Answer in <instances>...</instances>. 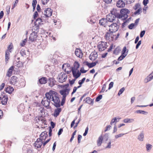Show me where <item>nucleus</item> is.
<instances>
[{
  "mask_svg": "<svg viewBox=\"0 0 153 153\" xmlns=\"http://www.w3.org/2000/svg\"><path fill=\"white\" fill-rule=\"evenodd\" d=\"M45 95L47 98L49 99L50 101H53V104L56 107L58 108L60 107V100L56 92L51 90L49 92L46 93Z\"/></svg>",
  "mask_w": 153,
  "mask_h": 153,
  "instance_id": "f257e3e1",
  "label": "nucleus"
},
{
  "mask_svg": "<svg viewBox=\"0 0 153 153\" xmlns=\"http://www.w3.org/2000/svg\"><path fill=\"white\" fill-rule=\"evenodd\" d=\"M15 65L18 68L22 67L23 66V64L22 62L18 61L16 63H15Z\"/></svg>",
  "mask_w": 153,
  "mask_h": 153,
  "instance_id": "c9c22d12",
  "label": "nucleus"
},
{
  "mask_svg": "<svg viewBox=\"0 0 153 153\" xmlns=\"http://www.w3.org/2000/svg\"><path fill=\"white\" fill-rule=\"evenodd\" d=\"M75 53L77 57H79L82 54L81 50L78 49L75 50Z\"/></svg>",
  "mask_w": 153,
  "mask_h": 153,
  "instance_id": "c756f323",
  "label": "nucleus"
},
{
  "mask_svg": "<svg viewBox=\"0 0 153 153\" xmlns=\"http://www.w3.org/2000/svg\"><path fill=\"white\" fill-rule=\"evenodd\" d=\"M141 10V8L137 9V10L134 12V14L135 15L139 14L140 13V11Z\"/></svg>",
  "mask_w": 153,
  "mask_h": 153,
  "instance_id": "09e8293b",
  "label": "nucleus"
},
{
  "mask_svg": "<svg viewBox=\"0 0 153 153\" xmlns=\"http://www.w3.org/2000/svg\"><path fill=\"white\" fill-rule=\"evenodd\" d=\"M106 88V85L105 84H104L103 85V87L102 90L100 91L101 93L103 92L105 90Z\"/></svg>",
  "mask_w": 153,
  "mask_h": 153,
  "instance_id": "052dcab7",
  "label": "nucleus"
},
{
  "mask_svg": "<svg viewBox=\"0 0 153 153\" xmlns=\"http://www.w3.org/2000/svg\"><path fill=\"white\" fill-rule=\"evenodd\" d=\"M103 138L102 135H101L98 138L97 141V145L98 146H100L102 143Z\"/></svg>",
  "mask_w": 153,
  "mask_h": 153,
  "instance_id": "6ab92c4d",
  "label": "nucleus"
},
{
  "mask_svg": "<svg viewBox=\"0 0 153 153\" xmlns=\"http://www.w3.org/2000/svg\"><path fill=\"white\" fill-rule=\"evenodd\" d=\"M72 72L73 76L76 79L79 77L81 74V73L80 72L79 70L75 71H72Z\"/></svg>",
  "mask_w": 153,
  "mask_h": 153,
  "instance_id": "f3484780",
  "label": "nucleus"
},
{
  "mask_svg": "<svg viewBox=\"0 0 153 153\" xmlns=\"http://www.w3.org/2000/svg\"><path fill=\"white\" fill-rule=\"evenodd\" d=\"M146 150L148 152H149L151 150L152 146L150 144H146Z\"/></svg>",
  "mask_w": 153,
  "mask_h": 153,
  "instance_id": "72a5a7b5",
  "label": "nucleus"
},
{
  "mask_svg": "<svg viewBox=\"0 0 153 153\" xmlns=\"http://www.w3.org/2000/svg\"><path fill=\"white\" fill-rule=\"evenodd\" d=\"M17 77L15 76H13L11 78L10 83L12 84H15L17 82Z\"/></svg>",
  "mask_w": 153,
  "mask_h": 153,
  "instance_id": "cd10ccee",
  "label": "nucleus"
},
{
  "mask_svg": "<svg viewBox=\"0 0 153 153\" xmlns=\"http://www.w3.org/2000/svg\"><path fill=\"white\" fill-rule=\"evenodd\" d=\"M126 56V55H125L122 54L118 58V61H121Z\"/></svg>",
  "mask_w": 153,
  "mask_h": 153,
  "instance_id": "a19ab883",
  "label": "nucleus"
},
{
  "mask_svg": "<svg viewBox=\"0 0 153 153\" xmlns=\"http://www.w3.org/2000/svg\"><path fill=\"white\" fill-rule=\"evenodd\" d=\"M108 134L106 133L104 135L103 138L106 141H107L108 140Z\"/></svg>",
  "mask_w": 153,
  "mask_h": 153,
  "instance_id": "603ef678",
  "label": "nucleus"
},
{
  "mask_svg": "<svg viewBox=\"0 0 153 153\" xmlns=\"http://www.w3.org/2000/svg\"><path fill=\"white\" fill-rule=\"evenodd\" d=\"M47 136V132L46 131H44L40 135V138L38 139H40V140L43 142L46 140Z\"/></svg>",
  "mask_w": 153,
  "mask_h": 153,
  "instance_id": "f8f14e48",
  "label": "nucleus"
},
{
  "mask_svg": "<svg viewBox=\"0 0 153 153\" xmlns=\"http://www.w3.org/2000/svg\"><path fill=\"white\" fill-rule=\"evenodd\" d=\"M120 118H117L116 117L114 119H112L110 122L111 125H112L113 123L115 122L116 120H117V119H120Z\"/></svg>",
  "mask_w": 153,
  "mask_h": 153,
  "instance_id": "c03bdc74",
  "label": "nucleus"
},
{
  "mask_svg": "<svg viewBox=\"0 0 153 153\" xmlns=\"http://www.w3.org/2000/svg\"><path fill=\"white\" fill-rule=\"evenodd\" d=\"M61 111V108H57L56 109H55L54 112V116L55 117H57Z\"/></svg>",
  "mask_w": 153,
  "mask_h": 153,
  "instance_id": "bb28decb",
  "label": "nucleus"
},
{
  "mask_svg": "<svg viewBox=\"0 0 153 153\" xmlns=\"http://www.w3.org/2000/svg\"><path fill=\"white\" fill-rule=\"evenodd\" d=\"M47 79L45 77H42L39 79V82L41 84H45L47 83Z\"/></svg>",
  "mask_w": 153,
  "mask_h": 153,
  "instance_id": "a878e982",
  "label": "nucleus"
},
{
  "mask_svg": "<svg viewBox=\"0 0 153 153\" xmlns=\"http://www.w3.org/2000/svg\"><path fill=\"white\" fill-rule=\"evenodd\" d=\"M67 78V75L64 72H61L58 75V81L59 82L62 83L66 81Z\"/></svg>",
  "mask_w": 153,
  "mask_h": 153,
  "instance_id": "7ed1b4c3",
  "label": "nucleus"
},
{
  "mask_svg": "<svg viewBox=\"0 0 153 153\" xmlns=\"http://www.w3.org/2000/svg\"><path fill=\"white\" fill-rule=\"evenodd\" d=\"M129 13L130 11L128 9H123L120 10V13H119L117 10L114 9L111 11L110 14H112L115 18L121 19L122 20H125L128 18V14H129Z\"/></svg>",
  "mask_w": 153,
  "mask_h": 153,
  "instance_id": "f03ea898",
  "label": "nucleus"
},
{
  "mask_svg": "<svg viewBox=\"0 0 153 153\" xmlns=\"http://www.w3.org/2000/svg\"><path fill=\"white\" fill-rule=\"evenodd\" d=\"M115 17L113 16L112 14L109 13L106 16V19L108 22H112L115 21Z\"/></svg>",
  "mask_w": 153,
  "mask_h": 153,
  "instance_id": "2eb2a0df",
  "label": "nucleus"
},
{
  "mask_svg": "<svg viewBox=\"0 0 153 153\" xmlns=\"http://www.w3.org/2000/svg\"><path fill=\"white\" fill-rule=\"evenodd\" d=\"M70 91V89L68 88L65 89L60 91V94L62 95V97L66 98V96L68 95Z\"/></svg>",
  "mask_w": 153,
  "mask_h": 153,
  "instance_id": "9b49d317",
  "label": "nucleus"
},
{
  "mask_svg": "<svg viewBox=\"0 0 153 153\" xmlns=\"http://www.w3.org/2000/svg\"><path fill=\"white\" fill-rule=\"evenodd\" d=\"M77 119V117H76L71 122V127L72 128L74 126V124L75 123V121Z\"/></svg>",
  "mask_w": 153,
  "mask_h": 153,
  "instance_id": "680f3d73",
  "label": "nucleus"
},
{
  "mask_svg": "<svg viewBox=\"0 0 153 153\" xmlns=\"http://www.w3.org/2000/svg\"><path fill=\"white\" fill-rule=\"evenodd\" d=\"M43 117L41 116H39L37 117V120L38 123H40L41 121L43 120Z\"/></svg>",
  "mask_w": 153,
  "mask_h": 153,
  "instance_id": "79ce46f5",
  "label": "nucleus"
},
{
  "mask_svg": "<svg viewBox=\"0 0 153 153\" xmlns=\"http://www.w3.org/2000/svg\"><path fill=\"white\" fill-rule=\"evenodd\" d=\"M102 98V96L100 95L98 96L96 99V101L97 102L99 101Z\"/></svg>",
  "mask_w": 153,
  "mask_h": 153,
  "instance_id": "a18cd8bd",
  "label": "nucleus"
},
{
  "mask_svg": "<svg viewBox=\"0 0 153 153\" xmlns=\"http://www.w3.org/2000/svg\"><path fill=\"white\" fill-rule=\"evenodd\" d=\"M145 30H143L140 33V37L141 38H142L143 37V36L145 34Z\"/></svg>",
  "mask_w": 153,
  "mask_h": 153,
  "instance_id": "13d9d810",
  "label": "nucleus"
},
{
  "mask_svg": "<svg viewBox=\"0 0 153 153\" xmlns=\"http://www.w3.org/2000/svg\"><path fill=\"white\" fill-rule=\"evenodd\" d=\"M85 63H86V65L88 66L89 68H91L96 65V63L94 62L90 63L88 62H86Z\"/></svg>",
  "mask_w": 153,
  "mask_h": 153,
  "instance_id": "2f4dec72",
  "label": "nucleus"
},
{
  "mask_svg": "<svg viewBox=\"0 0 153 153\" xmlns=\"http://www.w3.org/2000/svg\"><path fill=\"white\" fill-rule=\"evenodd\" d=\"M49 85L51 87H52L54 85V81L52 78H50L49 79Z\"/></svg>",
  "mask_w": 153,
  "mask_h": 153,
  "instance_id": "e433bc0d",
  "label": "nucleus"
},
{
  "mask_svg": "<svg viewBox=\"0 0 153 153\" xmlns=\"http://www.w3.org/2000/svg\"><path fill=\"white\" fill-rule=\"evenodd\" d=\"M141 41L140 40L137 43V44L136 46V49H137L139 48L140 45H141Z\"/></svg>",
  "mask_w": 153,
  "mask_h": 153,
  "instance_id": "bf43d9fd",
  "label": "nucleus"
},
{
  "mask_svg": "<svg viewBox=\"0 0 153 153\" xmlns=\"http://www.w3.org/2000/svg\"><path fill=\"white\" fill-rule=\"evenodd\" d=\"M144 135L143 131H141L138 137V140L141 141H143V140Z\"/></svg>",
  "mask_w": 153,
  "mask_h": 153,
  "instance_id": "c85d7f7f",
  "label": "nucleus"
},
{
  "mask_svg": "<svg viewBox=\"0 0 153 153\" xmlns=\"http://www.w3.org/2000/svg\"><path fill=\"white\" fill-rule=\"evenodd\" d=\"M134 120L133 119L127 118L124 119L123 122L126 123H133L134 121Z\"/></svg>",
  "mask_w": 153,
  "mask_h": 153,
  "instance_id": "473e14b6",
  "label": "nucleus"
},
{
  "mask_svg": "<svg viewBox=\"0 0 153 153\" xmlns=\"http://www.w3.org/2000/svg\"><path fill=\"white\" fill-rule=\"evenodd\" d=\"M140 6V4L137 3L134 6V7L133 8L135 10H136L137 9H138L139 8H141Z\"/></svg>",
  "mask_w": 153,
  "mask_h": 153,
  "instance_id": "ea45409f",
  "label": "nucleus"
},
{
  "mask_svg": "<svg viewBox=\"0 0 153 153\" xmlns=\"http://www.w3.org/2000/svg\"><path fill=\"white\" fill-rule=\"evenodd\" d=\"M39 29V25L37 24H34V25L33 26L32 29V30L33 32H35L37 33L38 32Z\"/></svg>",
  "mask_w": 153,
  "mask_h": 153,
  "instance_id": "5701e85b",
  "label": "nucleus"
},
{
  "mask_svg": "<svg viewBox=\"0 0 153 153\" xmlns=\"http://www.w3.org/2000/svg\"><path fill=\"white\" fill-rule=\"evenodd\" d=\"M52 10L50 8L46 9L44 11V15L45 17H49L52 15Z\"/></svg>",
  "mask_w": 153,
  "mask_h": 153,
  "instance_id": "9d476101",
  "label": "nucleus"
},
{
  "mask_svg": "<svg viewBox=\"0 0 153 153\" xmlns=\"http://www.w3.org/2000/svg\"><path fill=\"white\" fill-rule=\"evenodd\" d=\"M43 17H44V16H41V18H39L36 19V21L34 22L35 24H37L39 26L41 24H42V22H43L42 20L43 19Z\"/></svg>",
  "mask_w": 153,
  "mask_h": 153,
  "instance_id": "aec40b11",
  "label": "nucleus"
},
{
  "mask_svg": "<svg viewBox=\"0 0 153 153\" xmlns=\"http://www.w3.org/2000/svg\"><path fill=\"white\" fill-rule=\"evenodd\" d=\"M135 113L138 114H143L147 115L148 114V112L147 111L143 110H137L135 111Z\"/></svg>",
  "mask_w": 153,
  "mask_h": 153,
  "instance_id": "f704fd0d",
  "label": "nucleus"
},
{
  "mask_svg": "<svg viewBox=\"0 0 153 153\" xmlns=\"http://www.w3.org/2000/svg\"><path fill=\"white\" fill-rule=\"evenodd\" d=\"M82 136L80 135H79L78 136V143H79L80 142V140L82 138Z\"/></svg>",
  "mask_w": 153,
  "mask_h": 153,
  "instance_id": "338daca9",
  "label": "nucleus"
},
{
  "mask_svg": "<svg viewBox=\"0 0 153 153\" xmlns=\"http://www.w3.org/2000/svg\"><path fill=\"white\" fill-rule=\"evenodd\" d=\"M76 79H72L71 80H69V83L71 85H73L74 83V82H75V80H76Z\"/></svg>",
  "mask_w": 153,
  "mask_h": 153,
  "instance_id": "5fc2aeb1",
  "label": "nucleus"
},
{
  "mask_svg": "<svg viewBox=\"0 0 153 153\" xmlns=\"http://www.w3.org/2000/svg\"><path fill=\"white\" fill-rule=\"evenodd\" d=\"M85 101V102L89 104H93V101L89 97H87L85 99H84L83 101Z\"/></svg>",
  "mask_w": 153,
  "mask_h": 153,
  "instance_id": "393cba45",
  "label": "nucleus"
},
{
  "mask_svg": "<svg viewBox=\"0 0 153 153\" xmlns=\"http://www.w3.org/2000/svg\"><path fill=\"white\" fill-rule=\"evenodd\" d=\"M13 48V45L12 44H10L9 46L8 47L7 50H8L9 51V52H11V50Z\"/></svg>",
  "mask_w": 153,
  "mask_h": 153,
  "instance_id": "8fccbe9b",
  "label": "nucleus"
},
{
  "mask_svg": "<svg viewBox=\"0 0 153 153\" xmlns=\"http://www.w3.org/2000/svg\"><path fill=\"white\" fill-rule=\"evenodd\" d=\"M8 100V98L7 96H4L3 97L1 98V102L2 105H5L7 104Z\"/></svg>",
  "mask_w": 153,
  "mask_h": 153,
  "instance_id": "412c9836",
  "label": "nucleus"
},
{
  "mask_svg": "<svg viewBox=\"0 0 153 153\" xmlns=\"http://www.w3.org/2000/svg\"><path fill=\"white\" fill-rule=\"evenodd\" d=\"M10 53L8 50H6L5 53V59L6 63H7L10 59Z\"/></svg>",
  "mask_w": 153,
  "mask_h": 153,
  "instance_id": "b1692460",
  "label": "nucleus"
},
{
  "mask_svg": "<svg viewBox=\"0 0 153 153\" xmlns=\"http://www.w3.org/2000/svg\"><path fill=\"white\" fill-rule=\"evenodd\" d=\"M113 33L112 32L108 30V31L106 33L105 36V39L109 41L112 40L114 38L113 34Z\"/></svg>",
  "mask_w": 153,
  "mask_h": 153,
  "instance_id": "39448f33",
  "label": "nucleus"
},
{
  "mask_svg": "<svg viewBox=\"0 0 153 153\" xmlns=\"http://www.w3.org/2000/svg\"><path fill=\"white\" fill-rule=\"evenodd\" d=\"M85 78L84 77L81 80H80L78 82V84L79 85H82V84L84 83L85 80Z\"/></svg>",
  "mask_w": 153,
  "mask_h": 153,
  "instance_id": "de8ad7c7",
  "label": "nucleus"
},
{
  "mask_svg": "<svg viewBox=\"0 0 153 153\" xmlns=\"http://www.w3.org/2000/svg\"><path fill=\"white\" fill-rule=\"evenodd\" d=\"M117 6L120 8L123 7L125 6V4L123 0H119L117 2Z\"/></svg>",
  "mask_w": 153,
  "mask_h": 153,
  "instance_id": "a211bd4d",
  "label": "nucleus"
},
{
  "mask_svg": "<svg viewBox=\"0 0 153 153\" xmlns=\"http://www.w3.org/2000/svg\"><path fill=\"white\" fill-rule=\"evenodd\" d=\"M50 0H41V1L42 4L45 5L47 4Z\"/></svg>",
  "mask_w": 153,
  "mask_h": 153,
  "instance_id": "864d4df0",
  "label": "nucleus"
},
{
  "mask_svg": "<svg viewBox=\"0 0 153 153\" xmlns=\"http://www.w3.org/2000/svg\"><path fill=\"white\" fill-rule=\"evenodd\" d=\"M37 33L36 32H32V33L30 34L29 37V39L31 42H33L34 40H36L37 37Z\"/></svg>",
  "mask_w": 153,
  "mask_h": 153,
  "instance_id": "4468645a",
  "label": "nucleus"
},
{
  "mask_svg": "<svg viewBox=\"0 0 153 153\" xmlns=\"http://www.w3.org/2000/svg\"><path fill=\"white\" fill-rule=\"evenodd\" d=\"M20 53L22 56H25L26 55L25 51L24 49H21L20 51Z\"/></svg>",
  "mask_w": 153,
  "mask_h": 153,
  "instance_id": "58836bf2",
  "label": "nucleus"
},
{
  "mask_svg": "<svg viewBox=\"0 0 153 153\" xmlns=\"http://www.w3.org/2000/svg\"><path fill=\"white\" fill-rule=\"evenodd\" d=\"M51 101H50L49 99L47 98V97L45 96V97L44 98L41 102L44 106L47 107L49 106L50 103Z\"/></svg>",
  "mask_w": 153,
  "mask_h": 153,
  "instance_id": "423d86ee",
  "label": "nucleus"
},
{
  "mask_svg": "<svg viewBox=\"0 0 153 153\" xmlns=\"http://www.w3.org/2000/svg\"><path fill=\"white\" fill-rule=\"evenodd\" d=\"M79 64L76 61L75 62L74 64V67L71 68L72 71H77L78 68H79Z\"/></svg>",
  "mask_w": 153,
  "mask_h": 153,
  "instance_id": "dca6fc26",
  "label": "nucleus"
},
{
  "mask_svg": "<svg viewBox=\"0 0 153 153\" xmlns=\"http://www.w3.org/2000/svg\"><path fill=\"white\" fill-rule=\"evenodd\" d=\"M14 68V66H12L9 68L7 74V76L8 77H10L11 76L12 74V71Z\"/></svg>",
  "mask_w": 153,
  "mask_h": 153,
  "instance_id": "4be33fe9",
  "label": "nucleus"
},
{
  "mask_svg": "<svg viewBox=\"0 0 153 153\" xmlns=\"http://www.w3.org/2000/svg\"><path fill=\"white\" fill-rule=\"evenodd\" d=\"M135 25L133 23H132L130 24L128 26V27L130 29H132L134 27Z\"/></svg>",
  "mask_w": 153,
  "mask_h": 153,
  "instance_id": "4d7b16f0",
  "label": "nucleus"
},
{
  "mask_svg": "<svg viewBox=\"0 0 153 153\" xmlns=\"http://www.w3.org/2000/svg\"><path fill=\"white\" fill-rule=\"evenodd\" d=\"M106 42L101 41V43L99 44L97 46L99 51H102L104 50L106 48Z\"/></svg>",
  "mask_w": 153,
  "mask_h": 153,
  "instance_id": "0eeeda50",
  "label": "nucleus"
},
{
  "mask_svg": "<svg viewBox=\"0 0 153 153\" xmlns=\"http://www.w3.org/2000/svg\"><path fill=\"white\" fill-rule=\"evenodd\" d=\"M6 92L9 94H11L14 91L13 88L10 86L7 88L5 90Z\"/></svg>",
  "mask_w": 153,
  "mask_h": 153,
  "instance_id": "7c9ffc66",
  "label": "nucleus"
},
{
  "mask_svg": "<svg viewBox=\"0 0 153 153\" xmlns=\"http://www.w3.org/2000/svg\"><path fill=\"white\" fill-rule=\"evenodd\" d=\"M113 85H114L113 82H111L110 83V84L109 85V87H108V89L109 90L111 88L113 87Z\"/></svg>",
  "mask_w": 153,
  "mask_h": 153,
  "instance_id": "6e6d98bb",
  "label": "nucleus"
},
{
  "mask_svg": "<svg viewBox=\"0 0 153 153\" xmlns=\"http://www.w3.org/2000/svg\"><path fill=\"white\" fill-rule=\"evenodd\" d=\"M66 66L68 67H69L70 66V65L69 64H65L63 65L62 66V69L64 71H65V68H64V66Z\"/></svg>",
  "mask_w": 153,
  "mask_h": 153,
  "instance_id": "3c124183",
  "label": "nucleus"
},
{
  "mask_svg": "<svg viewBox=\"0 0 153 153\" xmlns=\"http://www.w3.org/2000/svg\"><path fill=\"white\" fill-rule=\"evenodd\" d=\"M42 144L43 141L40 140V139H37L34 144V145L36 149L39 150Z\"/></svg>",
  "mask_w": 153,
  "mask_h": 153,
  "instance_id": "1a4fd4ad",
  "label": "nucleus"
},
{
  "mask_svg": "<svg viewBox=\"0 0 153 153\" xmlns=\"http://www.w3.org/2000/svg\"><path fill=\"white\" fill-rule=\"evenodd\" d=\"M65 98H64V97H62L61 103V105H63L64 104L65 100Z\"/></svg>",
  "mask_w": 153,
  "mask_h": 153,
  "instance_id": "774afa93",
  "label": "nucleus"
},
{
  "mask_svg": "<svg viewBox=\"0 0 153 153\" xmlns=\"http://www.w3.org/2000/svg\"><path fill=\"white\" fill-rule=\"evenodd\" d=\"M88 127H87V128H85V132L83 134V135L84 136H85L87 135V134L88 133Z\"/></svg>",
  "mask_w": 153,
  "mask_h": 153,
  "instance_id": "69168bd1",
  "label": "nucleus"
},
{
  "mask_svg": "<svg viewBox=\"0 0 153 153\" xmlns=\"http://www.w3.org/2000/svg\"><path fill=\"white\" fill-rule=\"evenodd\" d=\"M97 53L96 52H93L90 55L89 57V59L91 60L94 61L97 59Z\"/></svg>",
  "mask_w": 153,
  "mask_h": 153,
  "instance_id": "ddd939ff",
  "label": "nucleus"
},
{
  "mask_svg": "<svg viewBox=\"0 0 153 153\" xmlns=\"http://www.w3.org/2000/svg\"><path fill=\"white\" fill-rule=\"evenodd\" d=\"M125 90V88L124 87L122 88L119 91L118 94V96H120Z\"/></svg>",
  "mask_w": 153,
  "mask_h": 153,
  "instance_id": "37998d69",
  "label": "nucleus"
},
{
  "mask_svg": "<svg viewBox=\"0 0 153 153\" xmlns=\"http://www.w3.org/2000/svg\"><path fill=\"white\" fill-rule=\"evenodd\" d=\"M125 134H124L121 133L115 135V139H117L119 137H122L123 135Z\"/></svg>",
  "mask_w": 153,
  "mask_h": 153,
  "instance_id": "49530a36",
  "label": "nucleus"
},
{
  "mask_svg": "<svg viewBox=\"0 0 153 153\" xmlns=\"http://www.w3.org/2000/svg\"><path fill=\"white\" fill-rule=\"evenodd\" d=\"M108 26L110 27L109 31H111L113 33H115L117 31L119 28L116 23H112L111 25H109Z\"/></svg>",
  "mask_w": 153,
  "mask_h": 153,
  "instance_id": "20e7f679",
  "label": "nucleus"
},
{
  "mask_svg": "<svg viewBox=\"0 0 153 153\" xmlns=\"http://www.w3.org/2000/svg\"><path fill=\"white\" fill-rule=\"evenodd\" d=\"M108 22L106 18H102L99 21V24L100 25L103 26L105 27L108 26L109 25Z\"/></svg>",
  "mask_w": 153,
  "mask_h": 153,
  "instance_id": "6e6552de",
  "label": "nucleus"
},
{
  "mask_svg": "<svg viewBox=\"0 0 153 153\" xmlns=\"http://www.w3.org/2000/svg\"><path fill=\"white\" fill-rule=\"evenodd\" d=\"M149 2V0H143V4L145 6H146Z\"/></svg>",
  "mask_w": 153,
  "mask_h": 153,
  "instance_id": "e2e57ef3",
  "label": "nucleus"
},
{
  "mask_svg": "<svg viewBox=\"0 0 153 153\" xmlns=\"http://www.w3.org/2000/svg\"><path fill=\"white\" fill-rule=\"evenodd\" d=\"M126 51L127 49L126 47V46L124 47L122 51V54H123L125 55H126L127 56L128 51V50L126 52Z\"/></svg>",
  "mask_w": 153,
  "mask_h": 153,
  "instance_id": "4c0bfd02",
  "label": "nucleus"
},
{
  "mask_svg": "<svg viewBox=\"0 0 153 153\" xmlns=\"http://www.w3.org/2000/svg\"><path fill=\"white\" fill-rule=\"evenodd\" d=\"M88 127H87V128H85V132L83 134V135L84 136H85L87 135V134L88 133Z\"/></svg>",
  "mask_w": 153,
  "mask_h": 153,
  "instance_id": "0e129e2a",
  "label": "nucleus"
}]
</instances>
